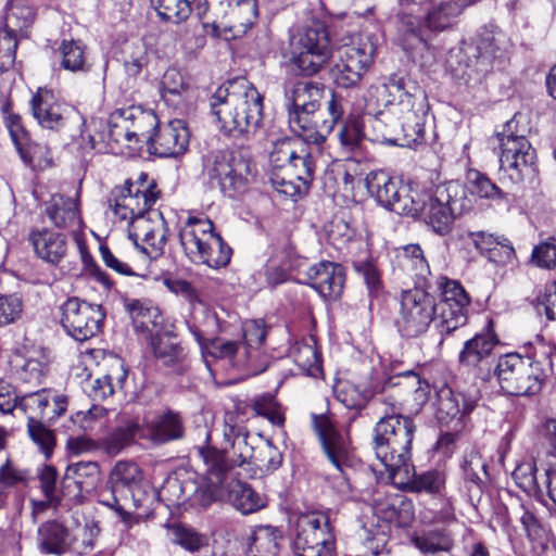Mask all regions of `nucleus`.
I'll return each mask as SVG.
<instances>
[{
  "label": "nucleus",
  "mask_w": 556,
  "mask_h": 556,
  "mask_svg": "<svg viewBox=\"0 0 556 556\" xmlns=\"http://www.w3.org/2000/svg\"><path fill=\"white\" fill-rule=\"evenodd\" d=\"M189 130L184 119H173L159 127L149 151L160 157H177L189 147Z\"/></svg>",
  "instance_id": "nucleus-27"
},
{
  "label": "nucleus",
  "mask_w": 556,
  "mask_h": 556,
  "mask_svg": "<svg viewBox=\"0 0 556 556\" xmlns=\"http://www.w3.org/2000/svg\"><path fill=\"white\" fill-rule=\"evenodd\" d=\"M530 261L539 268H554L556 266V238L551 237L535 245Z\"/></svg>",
  "instance_id": "nucleus-59"
},
{
  "label": "nucleus",
  "mask_w": 556,
  "mask_h": 556,
  "mask_svg": "<svg viewBox=\"0 0 556 556\" xmlns=\"http://www.w3.org/2000/svg\"><path fill=\"white\" fill-rule=\"evenodd\" d=\"M253 409L256 415L267 418L274 425H282L283 416L274 395L266 393L253 402Z\"/></svg>",
  "instance_id": "nucleus-63"
},
{
  "label": "nucleus",
  "mask_w": 556,
  "mask_h": 556,
  "mask_svg": "<svg viewBox=\"0 0 556 556\" xmlns=\"http://www.w3.org/2000/svg\"><path fill=\"white\" fill-rule=\"evenodd\" d=\"M327 111L330 115L329 119H324L318 116V125L314 127L311 134L305 137L306 140H314L315 143H323L326 139V134L331 132L334 125L342 119L344 109L342 99L334 92L327 103Z\"/></svg>",
  "instance_id": "nucleus-44"
},
{
  "label": "nucleus",
  "mask_w": 556,
  "mask_h": 556,
  "mask_svg": "<svg viewBox=\"0 0 556 556\" xmlns=\"http://www.w3.org/2000/svg\"><path fill=\"white\" fill-rule=\"evenodd\" d=\"M27 430L30 439L39 446V448L48 456L51 454L55 444L54 434L46 428L41 420L36 417H28Z\"/></svg>",
  "instance_id": "nucleus-56"
},
{
  "label": "nucleus",
  "mask_w": 556,
  "mask_h": 556,
  "mask_svg": "<svg viewBox=\"0 0 556 556\" xmlns=\"http://www.w3.org/2000/svg\"><path fill=\"white\" fill-rule=\"evenodd\" d=\"M406 476L404 489L408 492L435 494L441 491L444 485V476L438 470H428L421 473H416L414 467L408 462V472L402 469Z\"/></svg>",
  "instance_id": "nucleus-42"
},
{
  "label": "nucleus",
  "mask_w": 556,
  "mask_h": 556,
  "mask_svg": "<svg viewBox=\"0 0 556 556\" xmlns=\"http://www.w3.org/2000/svg\"><path fill=\"white\" fill-rule=\"evenodd\" d=\"M306 283L324 299L336 301L342 295L344 289V267L328 261L314 264L306 271Z\"/></svg>",
  "instance_id": "nucleus-26"
},
{
  "label": "nucleus",
  "mask_w": 556,
  "mask_h": 556,
  "mask_svg": "<svg viewBox=\"0 0 556 556\" xmlns=\"http://www.w3.org/2000/svg\"><path fill=\"white\" fill-rule=\"evenodd\" d=\"M504 37L497 28L485 26L472 39L451 50L446 64L452 75L466 84H476L492 71L504 67L508 59Z\"/></svg>",
  "instance_id": "nucleus-3"
},
{
  "label": "nucleus",
  "mask_w": 556,
  "mask_h": 556,
  "mask_svg": "<svg viewBox=\"0 0 556 556\" xmlns=\"http://www.w3.org/2000/svg\"><path fill=\"white\" fill-rule=\"evenodd\" d=\"M535 357L531 359L510 353L498 358L494 375L503 392L513 396H526L541 390L547 376L554 372L556 344H541L535 351Z\"/></svg>",
  "instance_id": "nucleus-4"
},
{
  "label": "nucleus",
  "mask_w": 556,
  "mask_h": 556,
  "mask_svg": "<svg viewBox=\"0 0 556 556\" xmlns=\"http://www.w3.org/2000/svg\"><path fill=\"white\" fill-rule=\"evenodd\" d=\"M249 4L254 9L253 0H194V12L204 26L217 29L218 23L227 15L232 4Z\"/></svg>",
  "instance_id": "nucleus-40"
},
{
  "label": "nucleus",
  "mask_w": 556,
  "mask_h": 556,
  "mask_svg": "<svg viewBox=\"0 0 556 556\" xmlns=\"http://www.w3.org/2000/svg\"><path fill=\"white\" fill-rule=\"evenodd\" d=\"M291 548L294 556H333L336 536L329 517L318 511L301 514L292 530Z\"/></svg>",
  "instance_id": "nucleus-12"
},
{
  "label": "nucleus",
  "mask_w": 556,
  "mask_h": 556,
  "mask_svg": "<svg viewBox=\"0 0 556 556\" xmlns=\"http://www.w3.org/2000/svg\"><path fill=\"white\" fill-rule=\"evenodd\" d=\"M313 426L327 459L336 469L343 472V468L350 464L352 455L349 432L338 429L333 421L325 415H314Z\"/></svg>",
  "instance_id": "nucleus-22"
},
{
  "label": "nucleus",
  "mask_w": 556,
  "mask_h": 556,
  "mask_svg": "<svg viewBox=\"0 0 556 556\" xmlns=\"http://www.w3.org/2000/svg\"><path fill=\"white\" fill-rule=\"evenodd\" d=\"M288 122L294 134H311L318 125L323 87L314 81H296L286 90Z\"/></svg>",
  "instance_id": "nucleus-13"
},
{
  "label": "nucleus",
  "mask_w": 556,
  "mask_h": 556,
  "mask_svg": "<svg viewBox=\"0 0 556 556\" xmlns=\"http://www.w3.org/2000/svg\"><path fill=\"white\" fill-rule=\"evenodd\" d=\"M439 288L441 290V300L438 304L469 306L470 298L458 281L442 277L439 281Z\"/></svg>",
  "instance_id": "nucleus-55"
},
{
  "label": "nucleus",
  "mask_w": 556,
  "mask_h": 556,
  "mask_svg": "<svg viewBox=\"0 0 556 556\" xmlns=\"http://www.w3.org/2000/svg\"><path fill=\"white\" fill-rule=\"evenodd\" d=\"M9 104L2 108L3 113H8L5 117V124L11 135V138L20 152L23 161L27 164L33 163V156L28 151V134L22 124L21 116L14 113L8 112Z\"/></svg>",
  "instance_id": "nucleus-49"
},
{
  "label": "nucleus",
  "mask_w": 556,
  "mask_h": 556,
  "mask_svg": "<svg viewBox=\"0 0 556 556\" xmlns=\"http://www.w3.org/2000/svg\"><path fill=\"white\" fill-rule=\"evenodd\" d=\"M368 192L383 207L399 214L408 215L415 197L384 170L370 172L365 179Z\"/></svg>",
  "instance_id": "nucleus-21"
},
{
  "label": "nucleus",
  "mask_w": 556,
  "mask_h": 556,
  "mask_svg": "<svg viewBox=\"0 0 556 556\" xmlns=\"http://www.w3.org/2000/svg\"><path fill=\"white\" fill-rule=\"evenodd\" d=\"M500 143L501 169L506 172L514 182L522 181L535 173V150L529 140H505Z\"/></svg>",
  "instance_id": "nucleus-23"
},
{
  "label": "nucleus",
  "mask_w": 556,
  "mask_h": 556,
  "mask_svg": "<svg viewBox=\"0 0 556 556\" xmlns=\"http://www.w3.org/2000/svg\"><path fill=\"white\" fill-rule=\"evenodd\" d=\"M468 3V0H440L431 10L425 8L421 22L425 21L431 30H444L456 22Z\"/></svg>",
  "instance_id": "nucleus-34"
},
{
  "label": "nucleus",
  "mask_w": 556,
  "mask_h": 556,
  "mask_svg": "<svg viewBox=\"0 0 556 556\" xmlns=\"http://www.w3.org/2000/svg\"><path fill=\"white\" fill-rule=\"evenodd\" d=\"M132 236H142L143 242L151 249H146L150 257L155 258L163 253L168 239L167 223L160 211L149 212L147 216L138 218L132 224Z\"/></svg>",
  "instance_id": "nucleus-28"
},
{
  "label": "nucleus",
  "mask_w": 556,
  "mask_h": 556,
  "mask_svg": "<svg viewBox=\"0 0 556 556\" xmlns=\"http://www.w3.org/2000/svg\"><path fill=\"white\" fill-rule=\"evenodd\" d=\"M194 450L204 465L201 484L190 480L181 482L175 480L174 483L180 488L181 501H193L202 507H207L225 496L236 463L227 456L225 448H217L211 443V431L207 429L204 442L194 446Z\"/></svg>",
  "instance_id": "nucleus-5"
},
{
  "label": "nucleus",
  "mask_w": 556,
  "mask_h": 556,
  "mask_svg": "<svg viewBox=\"0 0 556 556\" xmlns=\"http://www.w3.org/2000/svg\"><path fill=\"white\" fill-rule=\"evenodd\" d=\"M63 68L71 72L87 71L84 47L74 40H63L60 48Z\"/></svg>",
  "instance_id": "nucleus-51"
},
{
  "label": "nucleus",
  "mask_w": 556,
  "mask_h": 556,
  "mask_svg": "<svg viewBox=\"0 0 556 556\" xmlns=\"http://www.w3.org/2000/svg\"><path fill=\"white\" fill-rule=\"evenodd\" d=\"M282 453L267 441L263 446L258 447L252 463L264 473H273L282 465Z\"/></svg>",
  "instance_id": "nucleus-52"
},
{
  "label": "nucleus",
  "mask_w": 556,
  "mask_h": 556,
  "mask_svg": "<svg viewBox=\"0 0 556 556\" xmlns=\"http://www.w3.org/2000/svg\"><path fill=\"white\" fill-rule=\"evenodd\" d=\"M101 480V468L98 462L81 460L71 463L61 481V492L70 500H76L84 493L96 490Z\"/></svg>",
  "instance_id": "nucleus-24"
},
{
  "label": "nucleus",
  "mask_w": 556,
  "mask_h": 556,
  "mask_svg": "<svg viewBox=\"0 0 556 556\" xmlns=\"http://www.w3.org/2000/svg\"><path fill=\"white\" fill-rule=\"evenodd\" d=\"M467 311L468 306L435 303L433 324L442 337L440 344L443 342V336L450 334L466 325Z\"/></svg>",
  "instance_id": "nucleus-41"
},
{
  "label": "nucleus",
  "mask_w": 556,
  "mask_h": 556,
  "mask_svg": "<svg viewBox=\"0 0 556 556\" xmlns=\"http://www.w3.org/2000/svg\"><path fill=\"white\" fill-rule=\"evenodd\" d=\"M38 543L42 552L62 555L73 547L75 540L63 523L49 520L38 528Z\"/></svg>",
  "instance_id": "nucleus-33"
},
{
  "label": "nucleus",
  "mask_w": 556,
  "mask_h": 556,
  "mask_svg": "<svg viewBox=\"0 0 556 556\" xmlns=\"http://www.w3.org/2000/svg\"><path fill=\"white\" fill-rule=\"evenodd\" d=\"M525 119L522 114H515L511 119L504 124L502 131L496 132L498 142L507 139L510 141L528 140L527 136L530 134V127L525 123Z\"/></svg>",
  "instance_id": "nucleus-60"
},
{
  "label": "nucleus",
  "mask_w": 556,
  "mask_h": 556,
  "mask_svg": "<svg viewBox=\"0 0 556 556\" xmlns=\"http://www.w3.org/2000/svg\"><path fill=\"white\" fill-rule=\"evenodd\" d=\"M387 87L393 100L383 110L364 117L371 131L369 139L394 146L408 144L422 132L429 112L426 91L415 80L399 75H392Z\"/></svg>",
  "instance_id": "nucleus-1"
},
{
  "label": "nucleus",
  "mask_w": 556,
  "mask_h": 556,
  "mask_svg": "<svg viewBox=\"0 0 556 556\" xmlns=\"http://www.w3.org/2000/svg\"><path fill=\"white\" fill-rule=\"evenodd\" d=\"M28 241L36 255L52 265L59 264L67 252L66 237L50 229L30 231Z\"/></svg>",
  "instance_id": "nucleus-30"
},
{
  "label": "nucleus",
  "mask_w": 556,
  "mask_h": 556,
  "mask_svg": "<svg viewBox=\"0 0 556 556\" xmlns=\"http://www.w3.org/2000/svg\"><path fill=\"white\" fill-rule=\"evenodd\" d=\"M142 428L155 444H166L185 437V421L177 410L165 408L147 415Z\"/></svg>",
  "instance_id": "nucleus-25"
},
{
  "label": "nucleus",
  "mask_w": 556,
  "mask_h": 556,
  "mask_svg": "<svg viewBox=\"0 0 556 556\" xmlns=\"http://www.w3.org/2000/svg\"><path fill=\"white\" fill-rule=\"evenodd\" d=\"M364 118L350 117L342 123L341 129L338 134L341 147L346 153H350L356 161L365 156V140L367 134L365 132Z\"/></svg>",
  "instance_id": "nucleus-36"
},
{
  "label": "nucleus",
  "mask_w": 556,
  "mask_h": 556,
  "mask_svg": "<svg viewBox=\"0 0 556 556\" xmlns=\"http://www.w3.org/2000/svg\"><path fill=\"white\" fill-rule=\"evenodd\" d=\"M224 437L227 441H231V448L233 457L231 458L237 466H242L245 463H252L254 458V448L248 442L249 434L241 428L235 426H225Z\"/></svg>",
  "instance_id": "nucleus-46"
},
{
  "label": "nucleus",
  "mask_w": 556,
  "mask_h": 556,
  "mask_svg": "<svg viewBox=\"0 0 556 556\" xmlns=\"http://www.w3.org/2000/svg\"><path fill=\"white\" fill-rule=\"evenodd\" d=\"M179 240L193 263L217 269L230 262L232 249L214 231L213 222L206 217L189 216L180 227Z\"/></svg>",
  "instance_id": "nucleus-8"
},
{
  "label": "nucleus",
  "mask_w": 556,
  "mask_h": 556,
  "mask_svg": "<svg viewBox=\"0 0 556 556\" xmlns=\"http://www.w3.org/2000/svg\"><path fill=\"white\" fill-rule=\"evenodd\" d=\"M464 478L467 482L480 488L482 482L480 472L486 475V464L482 459L481 455L476 451L466 453L460 463Z\"/></svg>",
  "instance_id": "nucleus-57"
},
{
  "label": "nucleus",
  "mask_w": 556,
  "mask_h": 556,
  "mask_svg": "<svg viewBox=\"0 0 556 556\" xmlns=\"http://www.w3.org/2000/svg\"><path fill=\"white\" fill-rule=\"evenodd\" d=\"M61 325L65 332L79 342L98 336L106 316L102 305L77 296L68 298L61 305Z\"/></svg>",
  "instance_id": "nucleus-14"
},
{
  "label": "nucleus",
  "mask_w": 556,
  "mask_h": 556,
  "mask_svg": "<svg viewBox=\"0 0 556 556\" xmlns=\"http://www.w3.org/2000/svg\"><path fill=\"white\" fill-rule=\"evenodd\" d=\"M46 214L58 228L73 229L81 227L83 220L77 202L68 197L56 193L46 203Z\"/></svg>",
  "instance_id": "nucleus-32"
},
{
  "label": "nucleus",
  "mask_w": 556,
  "mask_h": 556,
  "mask_svg": "<svg viewBox=\"0 0 556 556\" xmlns=\"http://www.w3.org/2000/svg\"><path fill=\"white\" fill-rule=\"evenodd\" d=\"M39 482L45 497L50 504H59L62 497L61 486L58 488V471L51 465H45L39 472Z\"/></svg>",
  "instance_id": "nucleus-58"
},
{
  "label": "nucleus",
  "mask_w": 556,
  "mask_h": 556,
  "mask_svg": "<svg viewBox=\"0 0 556 556\" xmlns=\"http://www.w3.org/2000/svg\"><path fill=\"white\" fill-rule=\"evenodd\" d=\"M282 541V531L274 526H257L249 542V553L253 556H277Z\"/></svg>",
  "instance_id": "nucleus-38"
},
{
  "label": "nucleus",
  "mask_w": 556,
  "mask_h": 556,
  "mask_svg": "<svg viewBox=\"0 0 556 556\" xmlns=\"http://www.w3.org/2000/svg\"><path fill=\"white\" fill-rule=\"evenodd\" d=\"M479 400L480 391L475 386L441 389L438 393L437 419L441 425L453 424V429L459 431L464 427V418L475 409Z\"/></svg>",
  "instance_id": "nucleus-18"
},
{
  "label": "nucleus",
  "mask_w": 556,
  "mask_h": 556,
  "mask_svg": "<svg viewBox=\"0 0 556 556\" xmlns=\"http://www.w3.org/2000/svg\"><path fill=\"white\" fill-rule=\"evenodd\" d=\"M331 56L330 36L323 21L312 20L291 39L289 62L298 75H316Z\"/></svg>",
  "instance_id": "nucleus-9"
},
{
  "label": "nucleus",
  "mask_w": 556,
  "mask_h": 556,
  "mask_svg": "<svg viewBox=\"0 0 556 556\" xmlns=\"http://www.w3.org/2000/svg\"><path fill=\"white\" fill-rule=\"evenodd\" d=\"M371 53L365 48L348 46L338 51L329 68L332 84L341 89L359 87L371 64Z\"/></svg>",
  "instance_id": "nucleus-17"
},
{
  "label": "nucleus",
  "mask_w": 556,
  "mask_h": 556,
  "mask_svg": "<svg viewBox=\"0 0 556 556\" xmlns=\"http://www.w3.org/2000/svg\"><path fill=\"white\" fill-rule=\"evenodd\" d=\"M29 480V471L16 467L10 458L0 466V494L4 500V491L18 485H26Z\"/></svg>",
  "instance_id": "nucleus-53"
},
{
  "label": "nucleus",
  "mask_w": 556,
  "mask_h": 556,
  "mask_svg": "<svg viewBox=\"0 0 556 556\" xmlns=\"http://www.w3.org/2000/svg\"><path fill=\"white\" fill-rule=\"evenodd\" d=\"M263 96L245 79L228 81L210 98L211 112L230 137L254 135L263 121Z\"/></svg>",
  "instance_id": "nucleus-2"
},
{
  "label": "nucleus",
  "mask_w": 556,
  "mask_h": 556,
  "mask_svg": "<svg viewBox=\"0 0 556 556\" xmlns=\"http://www.w3.org/2000/svg\"><path fill=\"white\" fill-rule=\"evenodd\" d=\"M466 210L465 190L458 184L437 187L433 194L420 193L414 198L407 216L425 223L433 232L445 236L455 218Z\"/></svg>",
  "instance_id": "nucleus-7"
},
{
  "label": "nucleus",
  "mask_w": 556,
  "mask_h": 556,
  "mask_svg": "<svg viewBox=\"0 0 556 556\" xmlns=\"http://www.w3.org/2000/svg\"><path fill=\"white\" fill-rule=\"evenodd\" d=\"M434 298L420 288L403 291L396 327L402 337L417 338L424 334L433 321Z\"/></svg>",
  "instance_id": "nucleus-15"
},
{
  "label": "nucleus",
  "mask_w": 556,
  "mask_h": 556,
  "mask_svg": "<svg viewBox=\"0 0 556 556\" xmlns=\"http://www.w3.org/2000/svg\"><path fill=\"white\" fill-rule=\"evenodd\" d=\"M204 170L210 186L228 198L244 192L253 178L252 161L239 150L212 151L205 159Z\"/></svg>",
  "instance_id": "nucleus-10"
},
{
  "label": "nucleus",
  "mask_w": 556,
  "mask_h": 556,
  "mask_svg": "<svg viewBox=\"0 0 556 556\" xmlns=\"http://www.w3.org/2000/svg\"><path fill=\"white\" fill-rule=\"evenodd\" d=\"M141 426L132 418H127L100 439V451L108 456L114 457L122 453L127 446L131 445Z\"/></svg>",
  "instance_id": "nucleus-35"
},
{
  "label": "nucleus",
  "mask_w": 556,
  "mask_h": 556,
  "mask_svg": "<svg viewBox=\"0 0 556 556\" xmlns=\"http://www.w3.org/2000/svg\"><path fill=\"white\" fill-rule=\"evenodd\" d=\"M159 17L164 22L180 24L194 11V1L189 0H150Z\"/></svg>",
  "instance_id": "nucleus-45"
},
{
  "label": "nucleus",
  "mask_w": 556,
  "mask_h": 556,
  "mask_svg": "<svg viewBox=\"0 0 556 556\" xmlns=\"http://www.w3.org/2000/svg\"><path fill=\"white\" fill-rule=\"evenodd\" d=\"M290 355L293 357L295 364L308 374H312L313 367H317L318 354L311 344L295 343L290 349Z\"/></svg>",
  "instance_id": "nucleus-64"
},
{
  "label": "nucleus",
  "mask_w": 556,
  "mask_h": 556,
  "mask_svg": "<svg viewBox=\"0 0 556 556\" xmlns=\"http://www.w3.org/2000/svg\"><path fill=\"white\" fill-rule=\"evenodd\" d=\"M149 348L155 366L166 374L181 376L190 369L188 353L174 332L167 330L151 332Z\"/></svg>",
  "instance_id": "nucleus-20"
},
{
  "label": "nucleus",
  "mask_w": 556,
  "mask_h": 556,
  "mask_svg": "<svg viewBox=\"0 0 556 556\" xmlns=\"http://www.w3.org/2000/svg\"><path fill=\"white\" fill-rule=\"evenodd\" d=\"M33 116L47 129L59 130L68 119V110L58 103L51 90L39 88L30 101Z\"/></svg>",
  "instance_id": "nucleus-29"
},
{
  "label": "nucleus",
  "mask_w": 556,
  "mask_h": 556,
  "mask_svg": "<svg viewBox=\"0 0 556 556\" xmlns=\"http://www.w3.org/2000/svg\"><path fill=\"white\" fill-rule=\"evenodd\" d=\"M500 344L495 332V323L489 319L483 329L467 340L458 354L460 367L471 371L476 377L488 380L491 377L493 351Z\"/></svg>",
  "instance_id": "nucleus-16"
},
{
  "label": "nucleus",
  "mask_w": 556,
  "mask_h": 556,
  "mask_svg": "<svg viewBox=\"0 0 556 556\" xmlns=\"http://www.w3.org/2000/svg\"><path fill=\"white\" fill-rule=\"evenodd\" d=\"M402 258L404 266H410L416 276L425 278L430 273L429 264L425 258L424 251L419 244H407L403 247Z\"/></svg>",
  "instance_id": "nucleus-62"
},
{
  "label": "nucleus",
  "mask_w": 556,
  "mask_h": 556,
  "mask_svg": "<svg viewBox=\"0 0 556 556\" xmlns=\"http://www.w3.org/2000/svg\"><path fill=\"white\" fill-rule=\"evenodd\" d=\"M227 491L231 505L243 515L253 514L266 506L265 498L248 483L231 481Z\"/></svg>",
  "instance_id": "nucleus-39"
},
{
  "label": "nucleus",
  "mask_w": 556,
  "mask_h": 556,
  "mask_svg": "<svg viewBox=\"0 0 556 556\" xmlns=\"http://www.w3.org/2000/svg\"><path fill=\"white\" fill-rule=\"evenodd\" d=\"M304 132L295 134L294 137H283L274 143L269 154V162L275 168L287 169L292 157H294Z\"/></svg>",
  "instance_id": "nucleus-47"
},
{
  "label": "nucleus",
  "mask_w": 556,
  "mask_h": 556,
  "mask_svg": "<svg viewBox=\"0 0 556 556\" xmlns=\"http://www.w3.org/2000/svg\"><path fill=\"white\" fill-rule=\"evenodd\" d=\"M416 425L412 417L399 408L386 412L374 428L372 448L386 470L395 477L402 469L408 472L412 457V443Z\"/></svg>",
  "instance_id": "nucleus-6"
},
{
  "label": "nucleus",
  "mask_w": 556,
  "mask_h": 556,
  "mask_svg": "<svg viewBox=\"0 0 556 556\" xmlns=\"http://www.w3.org/2000/svg\"><path fill=\"white\" fill-rule=\"evenodd\" d=\"M467 182L470 192L480 199L497 203L503 201L506 203L509 202L508 194L503 192L485 174L477 169L468 170Z\"/></svg>",
  "instance_id": "nucleus-43"
},
{
  "label": "nucleus",
  "mask_w": 556,
  "mask_h": 556,
  "mask_svg": "<svg viewBox=\"0 0 556 556\" xmlns=\"http://www.w3.org/2000/svg\"><path fill=\"white\" fill-rule=\"evenodd\" d=\"M139 467L129 460H119L111 469L105 485L98 493V502L113 509L125 526L137 522L132 511L138 508L134 489L140 482Z\"/></svg>",
  "instance_id": "nucleus-11"
},
{
  "label": "nucleus",
  "mask_w": 556,
  "mask_h": 556,
  "mask_svg": "<svg viewBox=\"0 0 556 556\" xmlns=\"http://www.w3.org/2000/svg\"><path fill=\"white\" fill-rule=\"evenodd\" d=\"M173 542L189 552H198L207 545V538L194 528L185 523H175L170 527Z\"/></svg>",
  "instance_id": "nucleus-50"
},
{
  "label": "nucleus",
  "mask_w": 556,
  "mask_h": 556,
  "mask_svg": "<svg viewBox=\"0 0 556 556\" xmlns=\"http://www.w3.org/2000/svg\"><path fill=\"white\" fill-rule=\"evenodd\" d=\"M306 136L307 134H304L300 148H298V152H295L286 172L299 182H304V186H311L315 176L316 160L315 153L308 144L314 140H306Z\"/></svg>",
  "instance_id": "nucleus-37"
},
{
  "label": "nucleus",
  "mask_w": 556,
  "mask_h": 556,
  "mask_svg": "<svg viewBox=\"0 0 556 556\" xmlns=\"http://www.w3.org/2000/svg\"><path fill=\"white\" fill-rule=\"evenodd\" d=\"M17 39L15 31L5 28L0 33V71L10 70L15 62Z\"/></svg>",
  "instance_id": "nucleus-61"
},
{
  "label": "nucleus",
  "mask_w": 556,
  "mask_h": 556,
  "mask_svg": "<svg viewBox=\"0 0 556 556\" xmlns=\"http://www.w3.org/2000/svg\"><path fill=\"white\" fill-rule=\"evenodd\" d=\"M391 389H401L407 393L408 397L401 394H392L389 399L392 400V407L399 408L401 412L407 410L417 414L421 407L428 402L430 393V386L426 380L413 371L407 370L397 372L381 381V388L378 390L386 393Z\"/></svg>",
  "instance_id": "nucleus-19"
},
{
  "label": "nucleus",
  "mask_w": 556,
  "mask_h": 556,
  "mask_svg": "<svg viewBox=\"0 0 556 556\" xmlns=\"http://www.w3.org/2000/svg\"><path fill=\"white\" fill-rule=\"evenodd\" d=\"M34 399L37 400L39 417L43 421L51 422L66 412L67 396L65 395L51 394L42 390L38 391Z\"/></svg>",
  "instance_id": "nucleus-48"
},
{
  "label": "nucleus",
  "mask_w": 556,
  "mask_h": 556,
  "mask_svg": "<svg viewBox=\"0 0 556 556\" xmlns=\"http://www.w3.org/2000/svg\"><path fill=\"white\" fill-rule=\"evenodd\" d=\"M113 199L109 200L110 207L122 220H130V226L137 220L131 206L132 198L129 195V185L117 187L112 192Z\"/></svg>",
  "instance_id": "nucleus-54"
},
{
  "label": "nucleus",
  "mask_w": 556,
  "mask_h": 556,
  "mask_svg": "<svg viewBox=\"0 0 556 556\" xmlns=\"http://www.w3.org/2000/svg\"><path fill=\"white\" fill-rule=\"evenodd\" d=\"M128 128H126V141L146 142L148 149L154 139L153 131L159 126L157 116L150 111H142L139 108L122 109Z\"/></svg>",
  "instance_id": "nucleus-31"
}]
</instances>
